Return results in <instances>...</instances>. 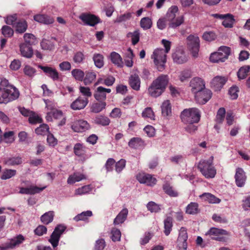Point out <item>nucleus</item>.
I'll return each instance as SVG.
<instances>
[{"instance_id": "cd10ccee", "label": "nucleus", "mask_w": 250, "mask_h": 250, "mask_svg": "<svg viewBox=\"0 0 250 250\" xmlns=\"http://www.w3.org/2000/svg\"><path fill=\"white\" fill-rule=\"evenodd\" d=\"M163 189L165 193L170 197H176L179 195L177 190L168 182L163 185Z\"/></svg>"}, {"instance_id": "774afa93", "label": "nucleus", "mask_w": 250, "mask_h": 250, "mask_svg": "<svg viewBox=\"0 0 250 250\" xmlns=\"http://www.w3.org/2000/svg\"><path fill=\"white\" fill-rule=\"evenodd\" d=\"M1 32L5 37L10 38L14 34L13 30L7 25H4L1 29Z\"/></svg>"}, {"instance_id": "412c9836", "label": "nucleus", "mask_w": 250, "mask_h": 250, "mask_svg": "<svg viewBox=\"0 0 250 250\" xmlns=\"http://www.w3.org/2000/svg\"><path fill=\"white\" fill-rule=\"evenodd\" d=\"M247 176L245 172L241 168L238 167L236 169L235 179L236 184L238 187H242L244 186Z\"/></svg>"}, {"instance_id": "0e129e2a", "label": "nucleus", "mask_w": 250, "mask_h": 250, "mask_svg": "<svg viewBox=\"0 0 250 250\" xmlns=\"http://www.w3.org/2000/svg\"><path fill=\"white\" fill-rule=\"evenodd\" d=\"M132 17V13L126 12L123 15H121L117 17L115 22L120 23L130 20Z\"/></svg>"}, {"instance_id": "69168bd1", "label": "nucleus", "mask_w": 250, "mask_h": 250, "mask_svg": "<svg viewBox=\"0 0 250 250\" xmlns=\"http://www.w3.org/2000/svg\"><path fill=\"white\" fill-rule=\"evenodd\" d=\"M85 59V57L83 52L78 51L73 56V60L76 63H81Z\"/></svg>"}, {"instance_id": "c9c22d12", "label": "nucleus", "mask_w": 250, "mask_h": 250, "mask_svg": "<svg viewBox=\"0 0 250 250\" xmlns=\"http://www.w3.org/2000/svg\"><path fill=\"white\" fill-rule=\"evenodd\" d=\"M111 61L115 65L118 67H122L123 66V62L121 56L115 52H112L110 55Z\"/></svg>"}, {"instance_id": "79ce46f5", "label": "nucleus", "mask_w": 250, "mask_h": 250, "mask_svg": "<svg viewBox=\"0 0 250 250\" xmlns=\"http://www.w3.org/2000/svg\"><path fill=\"white\" fill-rule=\"evenodd\" d=\"M54 216V213L53 211H48L43 214L41 217V220L45 225H48L52 222Z\"/></svg>"}, {"instance_id": "de8ad7c7", "label": "nucleus", "mask_w": 250, "mask_h": 250, "mask_svg": "<svg viewBox=\"0 0 250 250\" xmlns=\"http://www.w3.org/2000/svg\"><path fill=\"white\" fill-rule=\"evenodd\" d=\"M126 36L127 38H130L131 39L132 44L133 45H135L139 42L140 33V31L137 30L133 32L128 33Z\"/></svg>"}, {"instance_id": "f03ea898", "label": "nucleus", "mask_w": 250, "mask_h": 250, "mask_svg": "<svg viewBox=\"0 0 250 250\" xmlns=\"http://www.w3.org/2000/svg\"><path fill=\"white\" fill-rule=\"evenodd\" d=\"M182 122L184 124L197 123L200 119L199 110L195 107L184 109L181 113Z\"/></svg>"}, {"instance_id": "393cba45", "label": "nucleus", "mask_w": 250, "mask_h": 250, "mask_svg": "<svg viewBox=\"0 0 250 250\" xmlns=\"http://www.w3.org/2000/svg\"><path fill=\"white\" fill-rule=\"evenodd\" d=\"M152 83L164 91L168 83V76L166 75H161L153 81Z\"/></svg>"}, {"instance_id": "a878e982", "label": "nucleus", "mask_w": 250, "mask_h": 250, "mask_svg": "<svg viewBox=\"0 0 250 250\" xmlns=\"http://www.w3.org/2000/svg\"><path fill=\"white\" fill-rule=\"evenodd\" d=\"M28 24L26 21L23 19H20L15 22L14 27L16 32L22 34L27 29Z\"/></svg>"}, {"instance_id": "f3484780", "label": "nucleus", "mask_w": 250, "mask_h": 250, "mask_svg": "<svg viewBox=\"0 0 250 250\" xmlns=\"http://www.w3.org/2000/svg\"><path fill=\"white\" fill-rule=\"evenodd\" d=\"M38 68L42 70L44 74L53 81L60 80V74L57 70L53 67L39 65Z\"/></svg>"}, {"instance_id": "c03bdc74", "label": "nucleus", "mask_w": 250, "mask_h": 250, "mask_svg": "<svg viewBox=\"0 0 250 250\" xmlns=\"http://www.w3.org/2000/svg\"><path fill=\"white\" fill-rule=\"evenodd\" d=\"M162 113L164 116H168L171 113V106L169 100L165 101L161 106Z\"/></svg>"}, {"instance_id": "052dcab7", "label": "nucleus", "mask_w": 250, "mask_h": 250, "mask_svg": "<svg viewBox=\"0 0 250 250\" xmlns=\"http://www.w3.org/2000/svg\"><path fill=\"white\" fill-rule=\"evenodd\" d=\"M226 114L225 109L223 107L219 108L217 113L216 117V121L218 124L223 123Z\"/></svg>"}, {"instance_id": "a211bd4d", "label": "nucleus", "mask_w": 250, "mask_h": 250, "mask_svg": "<svg viewBox=\"0 0 250 250\" xmlns=\"http://www.w3.org/2000/svg\"><path fill=\"white\" fill-rule=\"evenodd\" d=\"M71 128L75 132H82L89 129L90 125L84 120H78L72 123Z\"/></svg>"}, {"instance_id": "b1692460", "label": "nucleus", "mask_w": 250, "mask_h": 250, "mask_svg": "<svg viewBox=\"0 0 250 250\" xmlns=\"http://www.w3.org/2000/svg\"><path fill=\"white\" fill-rule=\"evenodd\" d=\"M110 92V89L99 86L97 88L94 94V97L98 101L104 102L103 101L106 99V93H109Z\"/></svg>"}, {"instance_id": "f704fd0d", "label": "nucleus", "mask_w": 250, "mask_h": 250, "mask_svg": "<svg viewBox=\"0 0 250 250\" xmlns=\"http://www.w3.org/2000/svg\"><path fill=\"white\" fill-rule=\"evenodd\" d=\"M128 214V209L127 208L123 209L118 214L114 220L115 225L122 224L125 220Z\"/></svg>"}, {"instance_id": "8fccbe9b", "label": "nucleus", "mask_w": 250, "mask_h": 250, "mask_svg": "<svg viewBox=\"0 0 250 250\" xmlns=\"http://www.w3.org/2000/svg\"><path fill=\"white\" fill-rule=\"evenodd\" d=\"M199 211L198 204L195 202H191L187 207L186 212L189 214H195Z\"/></svg>"}, {"instance_id": "864d4df0", "label": "nucleus", "mask_w": 250, "mask_h": 250, "mask_svg": "<svg viewBox=\"0 0 250 250\" xmlns=\"http://www.w3.org/2000/svg\"><path fill=\"white\" fill-rule=\"evenodd\" d=\"M94 64L96 67L101 68L104 66V56L101 54H95L93 57Z\"/></svg>"}, {"instance_id": "49530a36", "label": "nucleus", "mask_w": 250, "mask_h": 250, "mask_svg": "<svg viewBox=\"0 0 250 250\" xmlns=\"http://www.w3.org/2000/svg\"><path fill=\"white\" fill-rule=\"evenodd\" d=\"M106 103L105 102H100L93 103L90 108L91 111L94 113H99L105 108Z\"/></svg>"}, {"instance_id": "680f3d73", "label": "nucleus", "mask_w": 250, "mask_h": 250, "mask_svg": "<svg viewBox=\"0 0 250 250\" xmlns=\"http://www.w3.org/2000/svg\"><path fill=\"white\" fill-rule=\"evenodd\" d=\"M42 49L51 50L54 47V44L49 40L43 39L41 42Z\"/></svg>"}, {"instance_id": "338daca9", "label": "nucleus", "mask_w": 250, "mask_h": 250, "mask_svg": "<svg viewBox=\"0 0 250 250\" xmlns=\"http://www.w3.org/2000/svg\"><path fill=\"white\" fill-rule=\"evenodd\" d=\"M49 127L47 125L42 124L35 130L36 133L38 135H45L48 132Z\"/></svg>"}, {"instance_id": "5fc2aeb1", "label": "nucleus", "mask_w": 250, "mask_h": 250, "mask_svg": "<svg viewBox=\"0 0 250 250\" xmlns=\"http://www.w3.org/2000/svg\"><path fill=\"white\" fill-rule=\"evenodd\" d=\"M234 19L233 17L231 15L228 14L224 16V20L222 22V24L227 28H231L232 27L234 23Z\"/></svg>"}, {"instance_id": "603ef678", "label": "nucleus", "mask_w": 250, "mask_h": 250, "mask_svg": "<svg viewBox=\"0 0 250 250\" xmlns=\"http://www.w3.org/2000/svg\"><path fill=\"white\" fill-rule=\"evenodd\" d=\"M22 163V158L20 157L9 158L4 161V164L8 166L19 165Z\"/></svg>"}, {"instance_id": "423d86ee", "label": "nucleus", "mask_w": 250, "mask_h": 250, "mask_svg": "<svg viewBox=\"0 0 250 250\" xmlns=\"http://www.w3.org/2000/svg\"><path fill=\"white\" fill-rule=\"evenodd\" d=\"M166 54L163 49L157 48L155 49L152 55V59H153L157 69L160 71H162L165 69V63L166 62Z\"/></svg>"}, {"instance_id": "6e6552de", "label": "nucleus", "mask_w": 250, "mask_h": 250, "mask_svg": "<svg viewBox=\"0 0 250 250\" xmlns=\"http://www.w3.org/2000/svg\"><path fill=\"white\" fill-rule=\"evenodd\" d=\"M73 151L75 155L79 158V160L83 163L90 157L88 153V148L83 144L77 143L74 146Z\"/></svg>"}, {"instance_id": "6ab92c4d", "label": "nucleus", "mask_w": 250, "mask_h": 250, "mask_svg": "<svg viewBox=\"0 0 250 250\" xmlns=\"http://www.w3.org/2000/svg\"><path fill=\"white\" fill-rule=\"evenodd\" d=\"M211 95L210 90L205 89L194 95L195 100L199 104H204L211 98Z\"/></svg>"}, {"instance_id": "aec40b11", "label": "nucleus", "mask_w": 250, "mask_h": 250, "mask_svg": "<svg viewBox=\"0 0 250 250\" xmlns=\"http://www.w3.org/2000/svg\"><path fill=\"white\" fill-rule=\"evenodd\" d=\"M88 103V99L86 97L79 96L71 105V108L75 110L83 109Z\"/></svg>"}, {"instance_id": "473e14b6", "label": "nucleus", "mask_w": 250, "mask_h": 250, "mask_svg": "<svg viewBox=\"0 0 250 250\" xmlns=\"http://www.w3.org/2000/svg\"><path fill=\"white\" fill-rule=\"evenodd\" d=\"M185 18L183 15H179L172 20L167 21L168 22V26L170 28H175L180 26L184 22Z\"/></svg>"}, {"instance_id": "2f4dec72", "label": "nucleus", "mask_w": 250, "mask_h": 250, "mask_svg": "<svg viewBox=\"0 0 250 250\" xmlns=\"http://www.w3.org/2000/svg\"><path fill=\"white\" fill-rule=\"evenodd\" d=\"M86 179V176L84 174L80 172H75L69 176L67 179V183L69 184H73L76 182Z\"/></svg>"}, {"instance_id": "3c124183", "label": "nucleus", "mask_w": 250, "mask_h": 250, "mask_svg": "<svg viewBox=\"0 0 250 250\" xmlns=\"http://www.w3.org/2000/svg\"><path fill=\"white\" fill-rule=\"evenodd\" d=\"M14 135V132L13 131L5 132L2 136V141L7 144H11L15 140Z\"/></svg>"}, {"instance_id": "ddd939ff", "label": "nucleus", "mask_w": 250, "mask_h": 250, "mask_svg": "<svg viewBox=\"0 0 250 250\" xmlns=\"http://www.w3.org/2000/svg\"><path fill=\"white\" fill-rule=\"evenodd\" d=\"M188 233L186 228L182 227L179 231L176 242V247L179 250H187L188 247Z\"/></svg>"}, {"instance_id": "c756f323", "label": "nucleus", "mask_w": 250, "mask_h": 250, "mask_svg": "<svg viewBox=\"0 0 250 250\" xmlns=\"http://www.w3.org/2000/svg\"><path fill=\"white\" fill-rule=\"evenodd\" d=\"M227 82L224 77L216 76L213 78L211 82L212 86L216 90L221 88Z\"/></svg>"}, {"instance_id": "bf43d9fd", "label": "nucleus", "mask_w": 250, "mask_h": 250, "mask_svg": "<svg viewBox=\"0 0 250 250\" xmlns=\"http://www.w3.org/2000/svg\"><path fill=\"white\" fill-rule=\"evenodd\" d=\"M16 173L17 171L16 170L9 169H5L1 175V178L3 180L9 179L15 176Z\"/></svg>"}, {"instance_id": "2eb2a0df", "label": "nucleus", "mask_w": 250, "mask_h": 250, "mask_svg": "<svg viewBox=\"0 0 250 250\" xmlns=\"http://www.w3.org/2000/svg\"><path fill=\"white\" fill-rule=\"evenodd\" d=\"M189 86L191 87V92L194 95L206 89L205 81L202 78L198 77H194L191 80Z\"/></svg>"}, {"instance_id": "20e7f679", "label": "nucleus", "mask_w": 250, "mask_h": 250, "mask_svg": "<svg viewBox=\"0 0 250 250\" xmlns=\"http://www.w3.org/2000/svg\"><path fill=\"white\" fill-rule=\"evenodd\" d=\"M211 239L222 242H227L228 236L230 235L227 230L217 228H211L207 233Z\"/></svg>"}, {"instance_id": "dca6fc26", "label": "nucleus", "mask_w": 250, "mask_h": 250, "mask_svg": "<svg viewBox=\"0 0 250 250\" xmlns=\"http://www.w3.org/2000/svg\"><path fill=\"white\" fill-rule=\"evenodd\" d=\"M139 71L137 69H133L129 78L128 83L130 87L135 90L140 89L141 80L139 76Z\"/></svg>"}, {"instance_id": "6e6d98bb", "label": "nucleus", "mask_w": 250, "mask_h": 250, "mask_svg": "<svg viewBox=\"0 0 250 250\" xmlns=\"http://www.w3.org/2000/svg\"><path fill=\"white\" fill-rule=\"evenodd\" d=\"M92 215V211L90 210H87L86 211H83L81 213L78 214L74 218V219L77 222L79 221H86L88 218L89 217L91 216Z\"/></svg>"}, {"instance_id": "4468645a", "label": "nucleus", "mask_w": 250, "mask_h": 250, "mask_svg": "<svg viewBox=\"0 0 250 250\" xmlns=\"http://www.w3.org/2000/svg\"><path fill=\"white\" fill-rule=\"evenodd\" d=\"M66 229V227L62 225H58L55 228L49 240V241L54 248L58 245L60 237L65 230Z\"/></svg>"}, {"instance_id": "0eeeda50", "label": "nucleus", "mask_w": 250, "mask_h": 250, "mask_svg": "<svg viewBox=\"0 0 250 250\" xmlns=\"http://www.w3.org/2000/svg\"><path fill=\"white\" fill-rule=\"evenodd\" d=\"M230 48L227 46L220 47L217 52L211 53L210 56V61L213 62H224L230 54Z\"/></svg>"}, {"instance_id": "ea45409f", "label": "nucleus", "mask_w": 250, "mask_h": 250, "mask_svg": "<svg viewBox=\"0 0 250 250\" xmlns=\"http://www.w3.org/2000/svg\"><path fill=\"white\" fill-rule=\"evenodd\" d=\"M94 122L95 124L103 126L108 125L110 123L109 119L104 116L98 115L96 116L94 119Z\"/></svg>"}, {"instance_id": "4be33fe9", "label": "nucleus", "mask_w": 250, "mask_h": 250, "mask_svg": "<svg viewBox=\"0 0 250 250\" xmlns=\"http://www.w3.org/2000/svg\"><path fill=\"white\" fill-rule=\"evenodd\" d=\"M172 58L174 62L177 63H183L188 60L184 51L182 49H178L172 54Z\"/></svg>"}, {"instance_id": "9b49d317", "label": "nucleus", "mask_w": 250, "mask_h": 250, "mask_svg": "<svg viewBox=\"0 0 250 250\" xmlns=\"http://www.w3.org/2000/svg\"><path fill=\"white\" fill-rule=\"evenodd\" d=\"M79 19L83 21L84 24L91 26H94L102 22L99 17L89 13L81 14L79 16Z\"/></svg>"}, {"instance_id": "13d9d810", "label": "nucleus", "mask_w": 250, "mask_h": 250, "mask_svg": "<svg viewBox=\"0 0 250 250\" xmlns=\"http://www.w3.org/2000/svg\"><path fill=\"white\" fill-rule=\"evenodd\" d=\"M192 76L191 71L190 70H184L181 72L179 78L182 82L187 81Z\"/></svg>"}, {"instance_id": "f8f14e48", "label": "nucleus", "mask_w": 250, "mask_h": 250, "mask_svg": "<svg viewBox=\"0 0 250 250\" xmlns=\"http://www.w3.org/2000/svg\"><path fill=\"white\" fill-rule=\"evenodd\" d=\"M136 179L140 183L150 187L154 186L157 182L156 178L153 175L145 172H140L137 174Z\"/></svg>"}, {"instance_id": "09e8293b", "label": "nucleus", "mask_w": 250, "mask_h": 250, "mask_svg": "<svg viewBox=\"0 0 250 250\" xmlns=\"http://www.w3.org/2000/svg\"><path fill=\"white\" fill-rule=\"evenodd\" d=\"M172 226V217L170 216L167 217L164 220V233L167 236L170 234Z\"/></svg>"}, {"instance_id": "bb28decb", "label": "nucleus", "mask_w": 250, "mask_h": 250, "mask_svg": "<svg viewBox=\"0 0 250 250\" xmlns=\"http://www.w3.org/2000/svg\"><path fill=\"white\" fill-rule=\"evenodd\" d=\"M20 51L22 56L28 58L32 57L33 51L31 45L23 43L20 45Z\"/></svg>"}, {"instance_id": "72a5a7b5", "label": "nucleus", "mask_w": 250, "mask_h": 250, "mask_svg": "<svg viewBox=\"0 0 250 250\" xmlns=\"http://www.w3.org/2000/svg\"><path fill=\"white\" fill-rule=\"evenodd\" d=\"M128 146L130 147L135 149H141L144 146V142L140 138H133L128 143Z\"/></svg>"}, {"instance_id": "37998d69", "label": "nucleus", "mask_w": 250, "mask_h": 250, "mask_svg": "<svg viewBox=\"0 0 250 250\" xmlns=\"http://www.w3.org/2000/svg\"><path fill=\"white\" fill-rule=\"evenodd\" d=\"M96 78V74L95 72L93 70H89L85 72V76L83 79V82L86 85L89 84L95 80Z\"/></svg>"}, {"instance_id": "c85d7f7f", "label": "nucleus", "mask_w": 250, "mask_h": 250, "mask_svg": "<svg viewBox=\"0 0 250 250\" xmlns=\"http://www.w3.org/2000/svg\"><path fill=\"white\" fill-rule=\"evenodd\" d=\"M34 19L35 21L44 24H51L52 23L54 20V19L48 15L43 14H38L34 16Z\"/></svg>"}, {"instance_id": "e433bc0d", "label": "nucleus", "mask_w": 250, "mask_h": 250, "mask_svg": "<svg viewBox=\"0 0 250 250\" xmlns=\"http://www.w3.org/2000/svg\"><path fill=\"white\" fill-rule=\"evenodd\" d=\"M179 8L176 5L171 6L168 9L166 15L167 21L172 20L173 18L178 16Z\"/></svg>"}, {"instance_id": "7c9ffc66", "label": "nucleus", "mask_w": 250, "mask_h": 250, "mask_svg": "<svg viewBox=\"0 0 250 250\" xmlns=\"http://www.w3.org/2000/svg\"><path fill=\"white\" fill-rule=\"evenodd\" d=\"M199 197L203 201L211 204L219 203L221 201L220 199L209 193H204L200 195Z\"/></svg>"}, {"instance_id": "58836bf2", "label": "nucleus", "mask_w": 250, "mask_h": 250, "mask_svg": "<svg viewBox=\"0 0 250 250\" xmlns=\"http://www.w3.org/2000/svg\"><path fill=\"white\" fill-rule=\"evenodd\" d=\"M142 117L146 120L149 121H155V115L152 108L147 107L146 108L142 113Z\"/></svg>"}, {"instance_id": "4d7b16f0", "label": "nucleus", "mask_w": 250, "mask_h": 250, "mask_svg": "<svg viewBox=\"0 0 250 250\" xmlns=\"http://www.w3.org/2000/svg\"><path fill=\"white\" fill-rule=\"evenodd\" d=\"M250 67L249 66H245L241 67L237 72V76L239 79H245L249 72Z\"/></svg>"}, {"instance_id": "5701e85b", "label": "nucleus", "mask_w": 250, "mask_h": 250, "mask_svg": "<svg viewBox=\"0 0 250 250\" xmlns=\"http://www.w3.org/2000/svg\"><path fill=\"white\" fill-rule=\"evenodd\" d=\"M45 187L43 188H40L37 186L31 185L27 188H21L19 191L20 193L23 194H35L36 193H40L42 191Z\"/></svg>"}, {"instance_id": "a18cd8bd", "label": "nucleus", "mask_w": 250, "mask_h": 250, "mask_svg": "<svg viewBox=\"0 0 250 250\" xmlns=\"http://www.w3.org/2000/svg\"><path fill=\"white\" fill-rule=\"evenodd\" d=\"M93 188L90 185H85L81 188L76 189L75 191V195H82L90 193Z\"/></svg>"}, {"instance_id": "7ed1b4c3", "label": "nucleus", "mask_w": 250, "mask_h": 250, "mask_svg": "<svg viewBox=\"0 0 250 250\" xmlns=\"http://www.w3.org/2000/svg\"><path fill=\"white\" fill-rule=\"evenodd\" d=\"M213 157L211 156L208 160L200 161L198 167L202 174L207 178L214 177L216 170L213 166Z\"/></svg>"}, {"instance_id": "f257e3e1", "label": "nucleus", "mask_w": 250, "mask_h": 250, "mask_svg": "<svg viewBox=\"0 0 250 250\" xmlns=\"http://www.w3.org/2000/svg\"><path fill=\"white\" fill-rule=\"evenodd\" d=\"M19 96L18 90L3 78L0 82V104H6L17 99Z\"/></svg>"}, {"instance_id": "39448f33", "label": "nucleus", "mask_w": 250, "mask_h": 250, "mask_svg": "<svg viewBox=\"0 0 250 250\" xmlns=\"http://www.w3.org/2000/svg\"><path fill=\"white\" fill-rule=\"evenodd\" d=\"M186 43L192 56L194 58L197 57L200 48L199 37L195 35H190L187 38Z\"/></svg>"}, {"instance_id": "e2e57ef3", "label": "nucleus", "mask_w": 250, "mask_h": 250, "mask_svg": "<svg viewBox=\"0 0 250 250\" xmlns=\"http://www.w3.org/2000/svg\"><path fill=\"white\" fill-rule=\"evenodd\" d=\"M71 73L74 78L78 81H82L84 79V73L80 69H74L72 71Z\"/></svg>"}, {"instance_id": "a19ab883", "label": "nucleus", "mask_w": 250, "mask_h": 250, "mask_svg": "<svg viewBox=\"0 0 250 250\" xmlns=\"http://www.w3.org/2000/svg\"><path fill=\"white\" fill-rule=\"evenodd\" d=\"M153 22L151 18L149 17L143 18L140 22V26L145 30L149 29L152 26Z\"/></svg>"}, {"instance_id": "4c0bfd02", "label": "nucleus", "mask_w": 250, "mask_h": 250, "mask_svg": "<svg viewBox=\"0 0 250 250\" xmlns=\"http://www.w3.org/2000/svg\"><path fill=\"white\" fill-rule=\"evenodd\" d=\"M164 91L152 83L148 89L149 94L153 97H157L162 94Z\"/></svg>"}, {"instance_id": "9d476101", "label": "nucleus", "mask_w": 250, "mask_h": 250, "mask_svg": "<svg viewBox=\"0 0 250 250\" xmlns=\"http://www.w3.org/2000/svg\"><path fill=\"white\" fill-rule=\"evenodd\" d=\"M53 119L56 120L59 125H63L66 123L65 116L61 110L59 109L47 113L46 119L48 122H52Z\"/></svg>"}, {"instance_id": "1a4fd4ad", "label": "nucleus", "mask_w": 250, "mask_h": 250, "mask_svg": "<svg viewBox=\"0 0 250 250\" xmlns=\"http://www.w3.org/2000/svg\"><path fill=\"white\" fill-rule=\"evenodd\" d=\"M23 236L19 234L16 237L8 239L5 243L0 245V250H8L14 249L19 247L24 241Z\"/></svg>"}]
</instances>
